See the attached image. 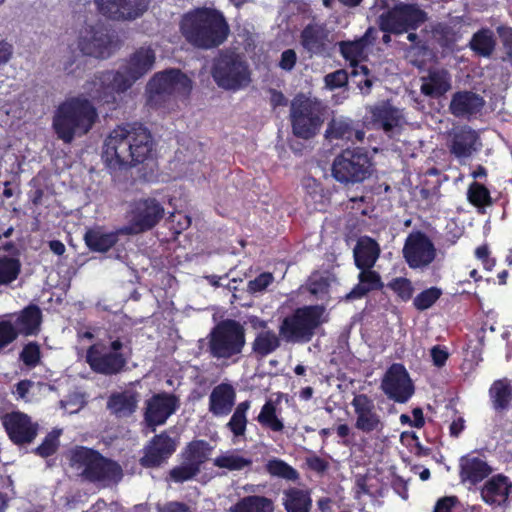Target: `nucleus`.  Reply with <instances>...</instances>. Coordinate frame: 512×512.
Instances as JSON below:
<instances>
[{
  "instance_id": "nucleus-20",
  "label": "nucleus",
  "mask_w": 512,
  "mask_h": 512,
  "mask_svg": "<svg viewBox=\"0 0 512 512\" xmlns=\"http://www.w3.org/2000/svg\"><path fill=\"white\" fill-rule=\"evenodd\" d=\"M78 47L87 56L107 58L112 51V41L103 29H91L81 35Z\"/></svg>"
},
{
  "instance_id": "nucleus-13",
  "label": "nucleus",
  "mask_w": 512,
  "mask_h": 512,
  "mask_svg": "<svg viewBox=\"0 0 512 512\" xmlns=\"http://www.w3.org/2000/svg\"><path fill=\"white\" fill-rule=\"evenodd\" d=\"M164 207L154 198L135 201L131 208L130 233H140L152 229L163 218Z\"/></svg>"
},
{
  "instance_id": "nucleus-24",
  "label": "nucleus",
  "mask_w": 512,
  "mask_h": 512,
  "mask_svg": "<svg viewBox=\"0 0 512 512\" xmlns=\"http://www.w3.org/2000/svg\"><path fill=\"white\" fill-rule=\"evenodd\" d=\"M450 137V151L457 158H468L478 149L479 137L468 126L453 129Z\"/></svg>"
},
{
  "instance_id": "nucleus-16",
  "label": "nucleus",
  "mask_w": 512,
  "mask_h": 512,
  "mask_svg": "<svg viewBox=\"0 0 512 512\" xmlns=\"http://www.w3.org/2000/svg\"><path fill=\"white\" fill-rule=\"evenodd\" d=\"M2 424L10 438L16 445L31 443L37 436L38 424L22 412L7 413L2 417Z\"/></svg>"
},
{
  "instance_id": "nucleus-12",
  "label": "nucleus",
  "mask_w": 512,
  "mask_h": 512,
  "mask_svg": "<svg viewBox=\"0 0 512 512\" xmlns=\"http://www.w3.org/2000/svg\"><path fill=\"white\" fill-rule=\"evenodd\" d=\"M123 347L120 340L111 343L108 349L104 344H94L89 347L86 353V361L91 369L104 375L118 374L125 367L127 360L119 352Z\"/></svg>"
},
{
  "instance_id": "nucleus-49",
  "label": "nucleus",
  "mask_w": 512,
  "mask_h": 512,
  "mask_svg": "<svg viewBox=\"0 0 512 512\" xmlns=\"http://www.w3.org/2000/svg\"><path fill=\"white\" fill-rule=\"evenodd\" d=\"M199 472L200 470L197 466H194L188 460L184 459V462L181 465L174 467L170 471V477L173 481L182 483L192 479Z\"/></svg>"
},
{
  "instance_id": "nucleus-61",
  "label": "nucleus",
  "mask_w": 512,
  "mask_h": 512,
  "mask_svg": "<svg viewBox=\"0 0 512 512\" xmlns=\"http://www.w3.org/2000/svg\"><path fill=\"white\" fill-rule=\"evenodd\" d=\"M458 499L455 496H446L439 499L435 505L434 512H451Z\"/></svg>"
},
{
  "instance_id": "nucleus-51",
  "label": "nucleus",
  "mask_w": 512,
  "mask_h": 512,
  "mask_svg": "<svg viewBox=\"0 0 512 512\" xmlns=\"http://www.w3.org/2000/svg\"><path fill=\"white\" fill-rule=\"evenodd\" d=\"M468 199L475 206H483L490 203L489 191L483 185L474 182L468 190Z\"/></svg>"
},
{
  "instance_id": "nucleus-14",
  "label": "nucleus",
  "mask_w": 512,
  "mask_h": 512,
  "mask_svg": "<svg viewBox=\"0 0 512 512\" xmlns=\"http://www.w3.org/2000/svg\"><path fill=\"white\" fill-rule=\"evenodd\" d=\"M403 255L409 267L425 268L434 261L436 249L425 234L415 232L407 237L403 247Z\"/></svg>"
},
{
  "instance_id": "nucleus-31",
  "label": "nucleus",
  "mask_w": 512,
  "mask_h": 512,
  "mask_svg": "<svg viewBox=\"0 0 512 512\" xmlns=\"http://www.w3.org/2000/svg\"><path fill=\"white\" fill-rule=\"evenodd\" d=\"M512 484L503 475H497L488 480L481 490V496L486 503L501 504L506 501Z\"/></svg>"
},
{
  "instance_id": "nucleus-7",
  "label": "nucleus",
  "mask_w": 512,
  "mask_h": 512,
  "mask_svg": "<svg viewBox=\"0 0 512 512\" xmlns=\"http://www.w3.org/2000/svg\"><path fill=\"white\" fill-rule=\"evenodd\" d=\"M191 88V80L180 70L157 73L147 84V103L151 107H161L171 97L187 96Z\"/></svg>"
},
{
  "instance_id": "nucleus-32",
  "label": "nucleus",
  "mask_w": 512,
  "mask_h": 512,
  "mask_svg": "<svg viewBox=\"0 0 512 512\" xmlns=\"http://www.w3.org/2000/svg\"><path fill=\"white\" fill-rule=\"evenodd\" d=\"M460 467L462 480L469 481L471 484L482 481L492 472L491 467L477 457H462Z\"/></svg>"
},
{
  "instance_id": "nucleus-1",
  "label": "nucleus",
  "mask_w": 512,
  "mask_h": 512,
  "mask_svg": "<svg viewBox=\"0 0 512 512\" xmlns=\"http://www.w3.org/2000/svg\"><path fill=\"white\" fill-rule=\"evenodd\" d=\"M152 150L149 130L139 123L118 126L104 142L103 159L110 168H128L143 163Z\"/></svg>"
},
{
  "instance_id": "nucleus-57",
  "label": "nucleus",
  "mask_w": 512,
  "mask_h": 512,
  "mask_svg": "<svg viewBox=\"0 0 512 512\" xmlns=\"http://www.w3.org/2000/svg\"><path fill=\"white\" fill-rule=\"evenodd\" d=\"M40 351L36 344H28L21 353V359L26 365L34 366L39 361Z\"/></svg>"
},
{
  "instance_id": "nucleus-54",
  "label": "nucleus",
  "mask_w": 512,
  "mask_h": 512,
  "mask_svg": "<svg viewBox=\"0 0 512 512\" xmlns=\"http://www.w3.org/2000/svg\"><path fill=\"white\" fill-rule=\"evenodd\" d=\"M58 433H50L43 443L36 448V453L42 457H47L52 455L58 446Z\"/></svg>"
},
{
  "instance_id": "nucleus-27",
  "label": "nucleus",
  "mask_w": 512,
  "mask_h": 512,
  "mask_svg": "<svg viewBox=\"0 0 512 512\" xmlns=\"http://www.w3.org/2000/svg\"><path fill=\"white\" fill-rule=\"evenodd\" d=\"M235 396V390L230 384L217 385L209 396V411L215 416L229 414L234 406Z\"/></svg>"
},
{
  "instance_id": "nucleus-55",
  "label": "nucleus",
  "mask_w": 512,
  "mask_h": 512,
  "mask_svg": "<svg viewBox=\"0 0 512 512\" xmlns=\"http://www.w3.org/2000/svg\"><path fill=\"white\" fill-rule=\"evenodd\" d=\"M324 81L328 88L335 89L344 86L348 81V76L344 70H337L327 74Z\"/></svg>"
},
{
  "instance_id": "nucleus-6",
  "label": "nucleus",
  "mask_w": 512,
  "mask_h": 512,
  "mask_svg": "<svg viewBox=\"0 0 512 512\" xmlns=\"http://www.w3.org/2000/svg\"><path fill=\"white\" fill-rule=\"evenodd\" d=\"M207 340V351L212 358L233 359L238 357L245 347L246 329L236 320H222L211 329Z\"/></svg>"
},
{
  "instance_id": "nucleus-53",
  "label": "nucleus",
  "mask_w": 512,
  "mask_h": 512,
  "mask_svg": "<svg viewBox=\"0 0 512 512\" xmlns=\"http://www.w3.org/2000/svg\"><path fill=\"white\" fill-rule=\"evenodd\" d=\"M389 286L402 300H408L412 296V285L406 278H396L389 284Z\"/></svg>"
},
{
  "instance_id": "nucleus-9",
  "label": "nucleus",
  "mask_w": 512,
  "mask_h": 512,
  "mask_svg": "<svg viewBox=\"0 0 512 512\" xmlns=\"http://www.w3.org/2000/svg\"><path fill=\"white\" fill-rule=\"evenodd\" d=\"M212 76L217 85L227 90L246 87L250 79L248 64L234 52H222L214 60Z\"/></svg>"
},
{
  "instance_id": "nucleus-28",
  "label": "nucleus",
  "mask_w": 512,
  "mask_h": 512,
  "mask_svg": "<svg viewBox=\"0 0 512 512\" xmlns=\"http://www.w3.org/2000/svg\"><path fill=\"white\" fill-rule=\"evenodd\" d=\"M355 264L359 269H371L376 263L380 247L370 237H361L353 249Z\"/></svg>"
},
{
  "instance_id": "nucleus-37",
  "label": "nucleus",
  "mask_w": 512,
  "mask_h": 512,
  "mask_svg": "<svg viewBox=\"0 0 512 512\" xmlns=\"http://www.w3.org/2000/svg\"><path fill=\"white\" fill-rule=\"evenodd\" d=\"M492 405L495 411L507 410L512 401V387L507 379L495 381L489 390Z\"/></svg>"
},
{
  "instance_id": "nucleus-39",
  "label": "nucleus",
  "mask_w": 512,
  "mask_h": 512,
  "mask_svg": "<svg viewBox=\"0 0 512 512\" xmlns=\"http://www.w3.org/2000/svg\"><path fill=\"white\" fill-rule=\"evenodd\" d=\"M40 320V309L37 306H29L16 318L13 326L16 329L17 334L22 333L29 335L33 334L38 329Z\"/></svg>"
},
{
  "instance_id": "nucleus-11",
  "label": "nucleus",
  "mask_w": 512,
  "mask_h": 512,
  "mask_svg": "<svg viewBox=\"0 0 512 512\" xmlns=\"http://www.w3.org/2000/svg\"><path fill=\"white\" fill-rule=\"evenodd\" d=\"M323 309L318 306L298 309L286 317L280 326V334L288 342H307L320 324Z\"/></svg>"
},
{
  "instance_id": "nucleus-64",
  "label": "nucleus",
  "mask_w": 512,
  "mask_h": 512,
  "mask_svg": "<svg viewBox=\"0 0 512 512\" xmlns=\"http://www.w3.org/2000/svg\"><path fill=\"white\" fill-rule=\"evenodd\" d=\"M307 464L308 466L314 470V471H317V472H323L327 469V462L322 460L321 458L319 457H311V458H308L307 459Z\"/></svg>"
},
{
  "instance_id": "nucleus-63",
  "label": "nucleus",
  "mask_w": 512,
  "mask_h": 512,
  "mask_svg": "<svg viewBox=\"0 0 512 512\" xmlns=\"http://www.w3.org/2000/svg\"><path fill=\"white\" fill-rule=\"evenodd\" d=\"M162 512H191V510L185 503L174 501L167 503Z\"/></svg>"
},
{
  "instance_id": "nucleus-45",
  "label": "nucleus",
  "mask_w": 512,
  "mask_h": 512,
  "mask_svg": "<svg viewBox=\"0 0 512 512\" xmlns=\"http://www.w3.org/2000/svg\"><path fill=\"white\" fill-rule=\"evenodd\" d=\"M257 420L262 426L267 427L274 432H281L284 429V424L277 417L276 407L271 401H268L263 405Z\"/></svg>"
},
{
  "instance_id": "nucleus-10",
  "label": "nucleus",
  "mask_w": 512,
  "mask_h": 512,
  "mask_svg": "<svg viewBox=\"0 0 512 512\" xmlns=\"http://www.w3.org/2000/svg\"><path fill=\"white\" fill-rule=\"evenodd\" d=\"M426 20L427 13L417 5L400 2L379 16V25L386 33L402 34L416 30Z\"/></svg>"
},
{
  "instance_id": "nucleus-40",
  "label": "nucleus",
  "mask_w": 512,
  "mask_h": 512,
  "mask_svg": "<svg viewBox=\"0 0 512 512\" xmlns=\"http://www.w3.org/2000/svg\"><path fill=\"white\" fill-rule=\"evenodd\" d=\"M290 116L291 118L320 117V105L303 95H298L291 102Z\"/></svg>"
},
{
  "instance_id": "nucleus-29",
  "label": "nucleus",
  "mask_w": 512,
  "mask_h": 512,
  "mask_svg": "<svg viewBox=\"0 0 512 512\" xmlns=\"http://www.w3.org/2000/svg\"><path fill=\"white\" fill-rule=\"evenodd\" d=\"M325 137L330 141H353L354 138L357 141H362L364 138V132L356 130L349 119L344 117H334L328 123V127L325 131Z\"/></svg>"
},
{
  "instance_id": "nucleus-19",
  "label": "nucleus",
  "mask_w": 512,
  "mask_h": 512,
  "mask_svg": "<svg viewBox=\"0 0 512 512\" xmlns=\"http://www.w3.org/2000/svg\"><path fill=\"white\" fill-rule=\"evenodd\" d=\"M356 414L355 427L364 432H380L383 429V422L380 415L376 412V407L372 399L366 394L355 395L351 402Z\"/></svg>"
},
{
  "instance_id": "nucleus-59",
  "label": "nucleus",
  "mask_w": 512,
  "mask_h": 512,
  "mask_svg": "<svg viewBox=\"0 0 512 512\" xmlns=\"http://www.w3.org/2000/svg\"><path fill=\"white\" fill-rule=\"evenodd\" d=\"M505 52L509 58H512V28L498 27L497 29Z\"/></svg>"
},
{
  "instance_id": "nucleus-62",
  "label": "nucleus",
  "mask_w": 512,
  "mask_h": 512,
  "mask_svg": "<svg viewBox=\"0 0 512 512\" xmlns=\"http://www.w3.org/2000/svg\"><path fill=\"white\" fill-rule=\"evenodd\" d=\"M431 357L434 365L441 367L445 364L448 358V352L444 349H441L439 346H434L431 349Z\"/></svg>"
},
{
  "instance_id": "nucleus-42",
  "label": "nucleus",
  "mask_w": 512,
  "mask_h": 512,
  "mask_svg": "<svg viewBox=\"0 0 512 512\" xmlns=\"http://www.w3.org/2000/svg\"><path fill=\"white\" fill-rule=\"evenodd\" d=\"M280 346V339L273 331H261L255 338L252 348L253 351L260 355L266 356L275 351Z\"/></svg>"
},
{
  "instance_id": "nucleus-2",
  "label": "nucleus",
  "mask_w": 512,
  "mask_h": 512,
  "mask_svg": "<svg viewBox=\"0 0 512 512\" xmlns=\"http://www.w3.org/2000/svg\"><path fill=\"white\" fill-rule=\"evenodd\" d=\"M156 52L150 46H142L135 50L119 71H104L97 75L91 82L90 90L92 98H106L113 92H124L138 79L147 74L154 67Z\"/></svg>"
},
{
  "instance_id": "nucleus-58",
  "label": "nucleus",
  "mask_w": 512,
  "mask_h": 512,
  "mask_svg": "<svg viewBox=\"0 0 512 512\" xmlns=\"http://www.w3.org/2000/svg\"><path fill=\"white\" fill-rule=\"evenodd\" d=\"M273 276L270 273H262L248 284L249 291L258 292L264 290L272 281Z\"/></svg>"
},
{
  "instance_id": "nucleus-41",
  "label": "nucleus",
  "mask_w": 512,
  "mask_h": 512,
  "mask_svg": "<svg viewBox=\"0 0 512 512\" xmlns=\"http://www.w3.org/2000/svg\"><path fill=\"white\" fill-rule=\"evenodd\" d=\"M211 451L212 447L208 442L204 440H195L187 446L184 452V459L188 460L200 469V466L208 460Z\"/></svg>"
},
{
  "instance_id": "nucleus-5",
  "label": "nucleus",
  "mask_w": 512,
  "mask_h": 512,
  "mask_svg": "<svg viewBox=\"0 0 512 512\" xmlns=\"http://www.w3.org/2000/svg\"><path fill=\"white\" fill-rule=\"evenodd\" d=\"M70 463L84 480L104 487L118 483L123 476L122 468L115 461L86 447L74 449L71 452Z\"/></svg>"
},
{
  "instance_id": "nucleus-22",
  "label": "nucleus",
  "mask_w": 512,
  "mask_h": 512,
  "mask_svg": "<svg viewBox=\"0 0 512 512\" xmlns=\"http://www.w3.org/2000/svg\"><path fill=\"white\" fill-rule=\"evenodd\" d=\"M177 398L169 394H157L146 402L145 420L149 426L161 425L175 412Z\"/></svg>"
},
{
  "instance_id": "nucleus-15",
  "label": "nucleus",
  "mask_w": 512,
  "mask_h": 512,
  "mask_svg": "<svg viewBox=\"0 0 512 512\" xmlns=\"http://www.w3.org/2000/svg\"><path fill=\"white\" fill-rule=\"evenodd\" d=\"M381 387L390 399L399 403L408 401L414 392L411 379L404 366L400 364H393L389 368Z\"/></svg>"
},
{
  "instance_id": "nucleus-35",
  "label": "nucleus",
  "mask_w": 512,
  "mask_h": 512,
  "mask_svg": "<svg viewBox=\"0 0 512 512\" xmlns=\"http://www.w3.org/2000/svg\"><path fill=\"white\" fill-rule=\"evenodd\" d=\"M283 505L287 512H309L312 501L308 491L289 488L283 491Z\"/></svg>"
},
{
  "instance_id": "nucleus-4",
  "label": "nucleus",
  "mask_w": 512,
  "mask_h": 512,
  "mask_svg": "<svg viewBox=\"0 0 512 512\" xmlns=\"http://www.w3.org/2000/svg\"><path fill=\"white\" fill-rule=\"evenodd\" d=\"M182 32L191 45L201 49H212L227 39L229 26L219 11L201 8L184 17Z\"/></svg>"
},
{
  "instance_id": "nucleus-33",
  "label": "nucleus",
  "mask_w": 512,
  "mask_h": 512,
  "mask_svg": "<svg viewBox=\"0 0 512 512\" xmlns=\"http://www.w3.org/2000/svg\"><path fill=\"white\" fill-rule=\"evenodd\" d=\"M84 240L90 250L104 253L113 247L119 238L117 232H107L102 228H94L86 231Z\"/></svg>"
},
{
  "instance_id": "nucleus-26",
  "label": "nucleus",
  "mask_w": 512,
  "mask_h": 512,
  "mask_svg": "<svg viewBox=\"0 0 512 512\" xmlns=\"http://www.w3.org/2000/svg\"><path fill=\"white\" fill-rule=\"evenodd\" d=\"M374 124L382 128L389 136L400 131L402 123L401 111L388 103H382L372 110Z\"/></svg>"
},
{
  "instance_id": "nucleus-8",
  "label": "nucleus",
  "mask_w": 512,
  "mask_h": 512,
  "mask_svg": "<svg viewBox=\"0 0 512 512\" xmlns=\"http://www.w3.org/2000/svg\"><path fill=\"white\" fill-rule=\"evenodd\" d=\"M372 164L362 148L345 149L332 163V176L342 184L361 183L370 177Z\"/></svg>"
},
{
  "instance_id": "nucleus-46",
  "label": "nucleus",
  "mask_w": 512,
  "mask_h": 512,
  "mask_svg": "<svg viewBox=\"0 0 512 512\" xmlns=\"http://www.w3.org/2000/svg\"><path fill=\"white\" fill-rule=\"evenodd\" d=\"M266 470L271 476L289 481H296L299 478V473L292 466L277 458L267 462Z\"/></svg>"
},
{
  "instance_id": "nucleus-48",
  "label": "nucleus",
  "mask_w": 512,
  "mask_h": 512,
  "mask_svg": "<svg viewBox=\"0 0 512 512\" xmlns=\"http://www.w3.org/2000/svg\"><path fill=\"white\" fill-rule=\"evenodd\" d=\"M20 270V263L14 258L0 260V284H5L17 278Z\"/></svg>"
},
{
  "instance_id": "nucleus-25",
  "label": "nucleus",
  "mask_w": 512,
  "mask_h": 512,
  "mask_svg": "<svg viewBox=\"0 0 512 512\" xmlns=\"http://www.w3.org/2000/svg\"><path fill=\"white\" fill-rule=\"evenodd\" d=\"M420 80L422 94L431 98L443 96L452 87L451 75L445 69H431Z\"/></svg>"
},
{
  "instance_id": "nucleus-43",
  "label": "nucleus",
  "mask_w": 512,
  "mask_h": 512,
  "mask_svg": "<svg viewBox=\"0 0 512 512\" xmlns=\"http://www.w3.org/2000/svg\"><path fill=\"white\" fill-rule=\"evenodd\" d=\"M291 120L294 134L303 139L313 137L321 125L320 117H299L291 118Z\"/></svg>"
},
{
  "instance_id": "nucleus-38",
  "label": "nucleus",
  "mask_w": 512,
  "mask_h": 512,
  "mask_svg": "<svg viewBox=\"0 0 512 512\" xmlns=\"http://www.w3.org/2000/svg\"><path fill=\"white\" fill-rule=\"evenodd\" d=\"M359 274V284L355 286L347 299H357L365 296L369 291L380 289L382 287L381 278L378 273L371 269H361Z\"/></svg>"
},
{
  "instance_id": "nucleus-21",
  "label": "nucleus",
  "mask_w": 512,
  "mask_h": 512,
  "mask_svg": "<svg viewBox=\"0 0 512 512\" xmlns=\"http://www.w3.org/2000/svg\"><path fill=\"white\" fill-rule=\"evenodd\" d=\"M176 443L167 434L156 435L144 449L140 462L145 467H157L165 462L175 451Z\"/></svg>"
},
{
  "instance_id": "nucleus-44",
  "label": "nucleus",
  "mask_w": 512,
  "mask_h": 512,
  "mask_svg": "<svg viewBox=\"0 0 512 512\" xmlns=\"http://www.w3.org/2000/svg\"><path fill=\"white\" fill-rule=\"evenodd\" d=\"M250 407L249 401L241 402L237 405L231 419L227 423V427L233 433L234 437H244L246 426H247V418L246 412Z\"/></svg>"
},
{
  "instance_id": "nucleus-18",
  "label": "nucleus",
  "mask_w": 512,
  "mask_h": 512,
  "mask_svg": "<svg viewBox=\"0 0 512 512\" xmlns=\"http://www.w3.org/2000/svg\"><path fill=\"white\" fill-rule=\"evenodd\" d=\"M150 0H96L100 12L114 20H131L142 15Z\"/></svg>"
},
{
  "instance_id": "nucleus-47",
  "label": "nucleus",
  "mask_w": 512,
  "mask_h": 512,
  "mask_svg": "<svg viewBox=\"0 0 512 512\" xmlns=\"http://www.w3.org/2000/svg\"><path fill=\"white\" fill-rule=\"evenodd\" d=\"M252 464L251 459L244 458L234 453H226L214 459V465L228 470H242Z\"/></svg>"
},
{
  "instance_id": "nucleus-3",
  "label": "nucleus",
  "mask_w": 512,
  "mask_h": 512,
  "mask_svg": "<svg viewBox=\"0 0 512 512\" xmlns=\"http://www.w3.org/2000/svg\"><path fill=\"white\" fill-rule=\"evenodd\" d=\"M98 113L92 102L84 96L67 98L56 109L52 128L57 138L71 143L87 134L96 123Z\"/></svg>"
},
{
  "instance_id": "nucleus-36",
  "label": "nucleus",
  "mask_w": 512,
  "mask_h": 512,
  "mask_svg": "<svg viewBox=\"0 0 512 512\" xmlns=\"http://www.w3.org/2000/svg\"><path fill=\"white\" fill-rule=\"evenodd\" d=\"M470 49L478 56L490 58L496 47L494 33L490 29H481L473 34L470 42Z\"/></svg>"
},
{
  "instance_id": "nucleus-60",
  "label": "nucleus",
  "mask_w": 512,
  "mask_h": 512,
  "mask_svg": "<svg viewBox=\"0 0 512 512\" xmlns=\"http://www.w3.org/2000/svg\"><path fill=\"white\" fill-rule=\"evenodd\" d=\"M297 60L296 52L292 49H287L282 52L279 66L286 71L294 68Z\"/></svg>"
},
{
  "instance_id": "nucleus-56",
  "label": "nucleus",
  "mask_w": 512,
  "mask_h": 512,
  "mask_svg": "<svg viewBox=\"0 0 512 512\" xmlns=\"http://www.w3.org/2000/svg\"><path fill=\"white\" fill-rule=\"evenodd\" d=\"M16 337L17 331L10 322H0V348L14 341Z\"/></svg>"
},
{
  "instance_id": "nucleus-52",
  "label": "nucleus",
  "mask_w": 512,
  "mask_h": 512,
  "mask_svg": "<svg viewBox=\"0 0 512 512\" xmlns=\"http://www.w3.org/2000/svg\"><path fill=\"white\" fill-rule=\"evenodd\" d=\"M329 282L322 276H313L308 283V290L318 298H324L328 294Z\"/></svg>"
},
{
  "instance_id": "nucleus-30",
  "label": "nucleus",
  "mask_w": 512,
  "mask_h": 512,
  "mask_svg": "<svg viewBox=\"0 0 512 512\" xmlns=\"http://www.w3.org/2000/svg\"><path fill=\"white\" fill-rule=\"evenodd\" d=\"M138 398L139 395L132 390L113 393L108 399L107 407L118 418L128 417L135 412Z\"/></svg>"
},
{
  "instance_id": "nucleus-17",
  "label": "nucleus",
  "mask_w": 512,
  "mask_h": 512,
  "mask_svg": "<svg viewBox=\"0 0 512 512\" xmlns=\"http://www.w3.org/2000/svg\"><path fill=\"white\" fill-rule=\"evenodd\" d=\"M333 34L320 23H310L301 32L300 43L310 55H329L334 46Z\"/></svg>"
},
{
  "instance_id": "nucleus-23",
  "label": "nucleus",
  "mask_w": 512,
  "mask_h": 512,
  "mask_svg": "<svg viewBox=\"0 0 512 512\" xmlns=\"http://www.w3.org/2000/svg\"><path fill=\"white\" fill-rule=\"evenodd\" d=\"M484 105L485 100L481 95L467 90L458 91L451 97L449 111L457 118L470 119L480 113Z\"/></svg>"
},
{
  "instance_id": "nucleus-34",
  "label": "nucleus",
  "mask_w": 512,
  "mask_h": 512,
  "mask_svg": "<svg viewBox=\"0 0 512 512\" xmlns=\"http://www.w3.org/2000/svg\"><path fill=\"white\" fill-rule=\"evenodd\" d=\"M228 512H274V503L265 496L250 495L241 498Z\"/></svg>"
},
{
  "instance_id": "nucleus-50",
  "label": "nucleus",
  "mask_w": 512,
  "mask_h": 512,
  "mask_svg": "<svg viewBox=\"0 0 512 512\" xmlns=\"http://www.w3.org/2000/svg\"><path fill=\"white\" fill-rule=\"evenodd\" d=\"M441 296V290L436 287H431L414 299V305L418 310H425L430 308Z\"/></svg>"
}]
</instances>
